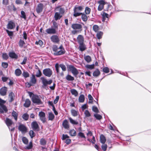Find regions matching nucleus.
Returning a JSON list of instances; mask_svg holds the SVG:
<instances>
[{
  "label": "nucleus",
  "mask_w": 151,
  "mask_h": 151,
  "mask_svg": "<svg viewBox=\"0 0 151 151\" xmlns=\"http://www.w3.org/2000/svg\"><path fill=\"white\" fill-rule=\"evenodd\" d=\"M83 9V8L82 6H76L73 9V16L75 17L79 16L82 14L81 12Z\"/></svg>",
  "instance_id": "1"
},
{
  "label": "nucleus",
  "mask_w": 151,
  "mask_h": 151,
  "mask_svg": "<svg viewBox=\"0 0 151 151\" xmlns=\"http://www.w3.org/2000/svg\"><path fill=\"white\" fill-rule=\"evenodd\" d=\"M6 102V101L0 98V112L1 113H6L8 111L7 108L4 105Z\"/></svg>",
  "instance_id": "2"
},
{
  "label": "nucleus",
  "mask_w": 151,
  "mask_h": 151,
  "mask_svg": "<svg viewBox=\"0 0 151 151\" xmlns=\"http://www.w3.org/2000/svg\"><path fill=\"white\" fill-rule=\"evenodd\" d=\"M5 122L9 130L11 131H14V130L15 128L13 127L11 128V127H12V125H14V124L12 120L8 118H6Z\"/></svg>",
  "instance_id": "3"
},
{
  "label": "nucleus",
  "mask_w": 151,
  "mask_h": 151,
  "mask_svg": "<svg viewBox=\"0 0 151 151\" xmlns=\"http://www.w3.org/2000/svg\"><path fill=\"white\" fill-rule=\"evenodd\" d=\"M52 49L53 51L55 52L54 53V54L55 55H60L65 53V50H60L58 51L59 48L57 46L55 45L53 46Z\"/></svg>",
  "instance_id": "4"
},
{
  "label": "nucleus",
  "mask_w": 151,
  "mask_h": 151,
  "mask_svg": "<svg viewBox=\"0 0 151 151\" xmlns=\"http://www.w3.org/2000/svg\"><path fill=\"white\" fill-rule=\"evenodd\" d=\"M32 100L33 103L37 105L42 104V103L39 97L37 95H33L32 97Z\"/></svg>",
  "instance_id": "5"
},
{
  "label": "nucleus",
  "mask_w": 151,
  "mask_h": 151,
  "mask_svg": "<svg viewBox=\"0 0 151 151\" xmlns=\"http://www.w3.org/2000/svg\"><path fill=\"white\" fill-rule=\"evenodd\" d=\"M41 79L42 81L43 86L45 87L46 86L48 85H50L52 82V80L50 79L48 81L44 77H41Z\"/></svg>",
  "instance_id": "6"
},
{
  "label": "nucleus",
  "mask_w": 151,
  "mask_h": 151,
  "mask_svg": "<svg viewBox=\"0 0 151 151\" xmlns=\"http://www.w3.org/2000/svg\"><path fill=\"white\" fill-rule=\"evenodd\" d=\"M52 71L49 68H45L43 70V74L46 76L50 77L52 74Z\"/></svg>",
  "instance_id": "7"
},
{
  "label": "nucleus",
  "mask_w": 151,
  "mask_h": 151,
  "mask_svg": "<svg viewBox=\"0 0 151 151\" xmlns=\"http://www.w3.org/2000/svg\"><path fill=\"white\" fill-rule=\"evenodd\" d=\"M71 27L74 30H78L79 32H80L82 30V25L80 24H73L72 25Z\"/></svg>",
  "instance_id": "8"
},
{
  "label": "nucleus",
  "mask_w": 151,
  "mask_h": 151,
  "mask_svg": "<svg viewBox=\"0 0 151 151\" xmlns=\"http://www.w3.org/2000/svg\"><path fill=\"white\" fill-rule=\"evenodd\" d=\"M69 68L70 70L71 71V72L73 74L74 76L76 77L78 74L79 73L76 68H75L73 65H69Z\"/></svg>",
  "instance_id": "9"
},
{
  "label": "nucleus",
  "mask_w": 151,
  "mask_h": 151,
  "mask_svg": "<svg viewBox=\"0 0 151 151\" xmlns=\"http://www.w3.org/2000/svg\"><path fill=\"white\" fill-rule=\"evenodd\" d=\"M38 115L40 119L43 123H45L46 122L45 114V113L42 111L40 112Z\"/></svg>",
  "instance_id": "10"
},
{
  "label": "nucleus",
  "mask_w": 151,
  "mask_h": 151,
  "mask_svg": "<svg viewBox=\"0 0 151 151\" xmlns=\"http://www.w3.org/2000/svg\"><path fill=\"white\" fill-rule=\"evenodd\" d=\"M99 5L98 7V10L99 11H101L104 7V5L106 4V3L103 0L99 1L98 2Z\"/></svg>",
  "instance_id": "11"
},
{
  "label": "nucleus",
  "mask_w": 151,
  "mask_h": 151,
  "mask_svg": "<svg viewBox=\"0 0 151 151\" xmlns=\"http://www.w3.org/2000/svg\"><path fill=\"white\" fill-rule=\"evenodd\" d=\"M32 127V129L36 131H38L40 130L38 124L36 121H34L31 123Z\"/></svg>",
  "instance_id": "12"
},
{
  "label": "nucleus",
  "mask_w": 151,
  "mask_h": 151,
  "mask_svg": "<svg viewBox=\"0 0 151 151\" xmlns=\"http://www.w3.org/2000/svg\"><path fill=\"white\" fill-rule=\"evenodd\" d=\"M51 40L55 43H58L60 41V39L58 36L56 35H52L50 37Z\"/></svg>",
  "instance_id": "13"
},
{
  "label": "nucleus",
  "mask_w": 151,
  "mask_h": 151,
  "mask_svg": "<svg viewBox=\"0 0 151 151\" xmlns=\"http://www.w3.org/2000/svg\"><path fill=\"white\" fill-rule=\"evenodd\" d=\"M44 7V5L43 4L40 3L38 4L36 8L37 12L39 13L42 12Z\"/></svg>",
  "instance_id": "14"
},
{
  "label": "nucleus",
  "mask_w": 151,
  "mask_h": 151,
  "mask_svg": "<svg viewBox=\"0 0 151 151\" xmlns=\"http://www.w3.org/2000/svg\"><path fill=\"white\" fill-rule=\"evenodd\" d=\"M7 88L6 87H3L0 89V94L2 96H4L6 94Z\"/></svg>",
  "instance_id": "15"
},
{
  "label": "nucleus",
  "mask_w": 151,
  "mask_h": 151,
  "mask_svg": "<svg viewBox=\"0 0 151 151\" xmlns=\"http://www.w3.org/2000/svg\"><path fill=\"white\" fill-rule=\"evenodd\" d=\"M62 125L63 127L67 129H68L69 128V125L68 121L66 119L64 120L62 123Z\"/></svg>",
  "instance_id": "16"
},
{
  "label": "nucleus",
  "mask_w": 151,
  "mask_h": 151,
  "mask_svg": "<svg viewBox=\"0 0 151 151\" xmlns=\"http://www.w3.org/2000/svg\"><path fill=\"white\" fill-rule=\"evenodd\" d=\"M18 129L22 132H26L27 131L26 127L23 124L20 125L19 126Z\"/></svg>",
  "instance_id": "17"
},
{
  "label": "nucleus",
  "mask_w": 151,
  "mask_h": 151,
  "mask_svg": "<svg viewBox=\"0 0 151 151\" xmlns=\"http://www.w3.org/2000/svg\"><path fill=\"white\" fill-rule=\"evenodd\" d=\"M15 27V23L12 21H9L7 25V28L8 29H12Z\"/></svg>",
  "instance_id": "18"
},
{
  "label": "nucleus",
  "mask_w": 151,
  "mask_h": 151,
  "mask_svg": "<svg viewBox=\"0 0 151 151\" xmlns=\"http://www.w3.org/2000/svg\"><path fill=\"white\" fill-rule=\"evenodd\" d=\"M77 40L79 44L83 43L84 38L82 35H78L77 37Z\"/></svg>",
  "instance_id": "19"
},
{
  "label": "nucleus",
  "mask_w": 151,
  "mask_h": 151,
  "mask_svg": "<svg viewBox=\"0 0 151 151\" xmlns=\"http://www.w3.org/2000/svg\"><path fill=\"white\" fill-rule=\"evenodd\" d=\"M46 32L48 34H55L56 33V31L53 28H49L46 29Z\"/></svg>",
  "instance_id": "20"
},
{
  "label": "nucleus",
  "mask_w": 151,
  "mask_h": 151,
  "mask_svg": "<svg viewBox=\"0 0 151 151\" xmlns=\"http://www.w3.org/2000/svg\"><path fill=\"white\" fill-rule=\"evenodd\" d=\"M62 17V15H61L58 12L55 13L54 15V18L55 20L57 21L60 19Z\"/></svg>",
  "instance_id": "21"
},
{
  "label": "nucleus",
  "mask_w": 151,
  "mask_h": 151,
  "mask_svg": "<svg viewBox=\"0 0 151 151\" xmlns=\"http://www.w3.org/2000/svg\"><path fill=\"white\" fill-rule=\"evenodd\" d=\"M31 104V101L29 99H26L25 101V103L24 104V106L26 107H29Z\"/></svg>",
  "instance_id": "22"
},
{
  "label": "nucleus",
  "mask_w": 151,
  "mask_h": 151,
  "mask_svg": "<svg viewBox=\"0 0 151 151\" xmlns=\"http://www.w3.org/2000/svg\"><path fill=\"white\" fill-rule=\"evenodd\" d=\"M80 50L81 51H83L86 49V45L83 43L80 44L79 46Z\"/></svg>",
  "instance_id": "23"
},
{
  "label": "nucleus",
  "mask_w": 151,
  "mask_h": 151,
  "mask_svg": "<svg viewBox=\"0 0 151 151\" xmlns=\"http://www.w3.org/2000/svg\"><path fill=\"white\" fill-rule=\"evenodd\" d=\"M100 141L101 143L104 144L106 141L105 137L103 134H101L100 136Z\"/></svg>",
  "instance_id": "24"
},
{
  "label": "nucleus",
  "mask_w": 151,
  "mask_h": 151,
  "mask_svg": "<svg viewBox=\"0 0 151 151\" xmlns=\"http://www.w3.org/2000/svg\"><path fill=\"white\" fill-rule=\"evenodd\" d=\"M9 57L12 58L17 59L18 58V56L14 52H10L9 53Z\"/></svg>",
  "instance_id": "25"
},
{
  "label": "nucleus",
  "mask_w": 151,
  "mask_h": 151,
  "mask_svg": "<svg viewBox=\"0 0 151 151\" xmlns=\"http://www.w3.org/2000/svg\"><path fill=\"white\" fill-rule=\"evenodd\" d=\"M36 82V79L35 76L32 75V76L30 77V82L33 84H35Z\"/></svg>",
  "instance_id": "26"
},
{
  "label": "nucleus",
  "mask_w": 151,
  "mask_h": 151,
  "mask_svg": "<svg viewBox=\"0 0 151 151\" xmlns=\"http://www.w3.org/2000/svg\"><path fill=\"white\" fill-rule=\"evenodd\" d=\"M9 98L10 99L9 101L10 102H12L14 98V94L13 92H11L9 94Z\"/></svg>",
  "instance_id": "27"
},
{
  "label": "nucleus",
  "mask_w": 151,
  "mask_h": 151,
  "mask_svg": "<svg viewBox=\"0 0 151 151\" xmlns=\"http://www.w3.org/2000/svg\"><path fill=\"white\" fill-rule=\"evenodd\" d=\"M70 92L73 95H74L75 96H78V93L77 91L75 89H71L70 90Z\"/></svg>",
  "instance_id": "28"
},
{
  "label": "nucleus",
  "mask_w": 151,
  "mask_h": 151,
  "mask_svg": "<svg viewBox=\"0 0 151 151\" xmlns=\"http://www.w3.org/2000/svg\"><path fill=\"white\" fill-rule=\"evenodd\" d=\"M12 116L14 117L15 121H17V119L18 114L14 111H13L12 113Z\"/></svg>",
  "instance_id": "29"
},
{
  "label": "nucleus",
  "mask_w": 151,
  "mask_h": 151,
  "mask_svg": "<svg viewBox=\"0 0 151 151\" xmlns=\"http://www.w3.org/2000/svg\"><path fill=\"white\" fill-rule=\"evenodd\" d=\"M85 99L84 96L83 94L81 95L78 98L79 102L81 103H83Z\"/></svg>",
  "instance_id": "30"
},
{
  "label": "nucleus",
  "mask_w": 151,
  "mask_h": 151,
  "mask_svg": "<svg viewBox=\"0 0 151 151\" xmlns=\"http://www.w3.org/2000/svg\"><path fill=\"white\" fill-rule=\"evenodd\" d=\"M69 134L71 136H75L76 135V132L74 129L70 130Z\"/></svg>",
  "instance_id": "31"
},
{
  "label": "nucleus",
  "mask_w": 151,
  "mask_h": 151,
  "mask_svg": "<svg viewBox=\"0 0 151 151\" xmlns=\"http://www.w3.org/2000/svg\"><path fill=\"white\" fill-rule=\"evenodd\" d=\"M54 115L52 112H50L48 113L49 120H53L54 119Z\"/></svg>",
  "instance_id": "32"
},
{
  "label": "nucleus",
  "mask_w": 151,
  "mask_h": 151,
  "mask_svg": "<svg viewBox=\"0 0 151 151\" xmlns=\"http://www.w3.org/2000/svg\"><path fill=\"white\" fill-rule=\"evenodd\" d=\"M81 15V18L83 21L86 22L87 21L88 17L86 14L82 13Z\"/></svg>",
  "instance_id": "33"
},
{
  "label": "nucleus",
  "mask_w": 151,
  "mask_h": 151,
  "mask_svg": "<svg viewBox=\"0 0 151 151\" xmlns=\"http://www.w3.org/2000/svg\"><path fill=\"white\" fill-rule=\"evenodd\" d=\"M100 74V72L98 69H96L93 73V76L95 77H97Z\"/></svg>",
  "instance_id": "34"
},
{
  "label": "nucleus",
  "mask_w": 151,
  "mask_h": 151,
  "mask_svg": "<svg viewBox=\"0 0 151 151\" xmlns=\"http://www.w3.org/2000/svg\"><path fill=\"white\" fill-rule=\"evenodd\" d=\"M15 73L16 76H19L21 74L22 71L20 69L18 68L15 70Z\"/></svg>",
  "instance_id": "35"
},
{
  "label": "nucleus",
  "mask_w": 151,
  "mask_h": 151,
  "mask_svg": "<svg viewBox=\"0 0 151 151\" xmlns=\"http://www.w3.org/2000/svg\"><path fill=\"white\" fill-rule=\"evenodd\" d=\"M70 122V123L73 124L77 125L78 124V122L73 120L71 117L69 118Z\"/></svg>",
  "instance_id": "36"
},
{
  "label": "nucleus",
  "mask_w": 151,
  "mask_h": 151,
  "mask_svg": "<svg viewBox=\"0 0 151 151\" xmlns=\"http://www.w3.org/2000/svg\"><path fill=\"white\" fill-rule=\"evenodd\" d=\"M102 15V21L103 22L105 21L106 18H108L109 15L105 12L103 13Z\"/></svg>",
  "instance_id": "37"
},
{
  "label": "nucleus",
  "mask_w": 151,
  "mask_h": 151,
  "mask_svg": "<svg viewBox=\"0 0 151 151\" xmlns=\"http://www.w3.org/2000/svg\"><path fill=\"white\" fill-rule=\"evenodd\" d=\"M85 60L88 63H89L91 60V58L89 56H86L84 58Z\"/></svg>",
  "instance_id": "38"
},
{
  "label": "nucleus",
  "mask_w": 151,
  "mask_h": 151,
  "mask_svg": "<svg viewBox=\"0 0 151 151\" xmlns=\"http://www.w3.org/2000/svg\"><path fill=\"white\" fill-rule=\"evenodd\" d=\"M40 145H45L46 143V141L45 139L41 138L40 140Z\"/></svg>",
  "instance_id": "39"
},
{
  "label": "nucleus",
  "mask_w": 151,
  "mask_h": 151,
  "mask_svg": "<svg viewBox=\"0 0 151 151\" xmlns=\"http://www.w3.org/2000/svg\"><path fill=\"white\" fill-rule=\"evenodd\" d=\"M22 118L25 120H27L29 118V115L27 113H25L22 116Z\"/></svg>",
  "instance_id": "40"
},
{
  "label": "nucleus",
  "mask_w": 151,
  "mask_h": 151,
  "mask_svg": "<svg viewBox=\"0 0 151 151\" xmlns=\"http://www.w3.org/2000/svg\"><path fill=\"white\" fill-rule=\"evenodd\" d=\"M66 79L68 81H73L74 80V78L72 76H71L68 75L66 77Z\"/></svg>",
  "instance_id": "41"
},
{
  "label": "nucleus",
  "mask_w": 151,
  "mask_h": 151,
  "mask_svg": "<svg viewBox=\"0 0 151 151\" xmlns=\"http://www.w3.org/2000/svg\"><path fill=\"white\" fill-rule=\"evenodd\" d=\"M71 113L72 115L74 116H76L78 114V112L74 109H72L71 111Z\"/></svg>",
  "instance_id": "42"
},
{
  "label": "nucleus",
  "mask_w": 151,
  "mask_h": 151,
  "mask_svg": "<svg viewBox=\"0 0 151 151\" xmlns=\"http://www.w3.org/2000/svg\"><path fill=\"white\" fill-rule=\"evenodd\" d=\"M94 116L97 120H99L101 119L102 118V116L98 114H94Z\"/></svg>",
  "instance_id": "43"
},
{
  "label": "nucleus",
  "mask_w": 151,
  "mask_h": 151,
  "mask_svg": "<svg viewBox=\"0 0 151 151\" xmlns=\"http://www.w3.org/2000/svg\"><path fill=\"white\" fill-rule=\"evenodd\" d=\"M103 35V32H99L97 33L96 36L98 39H100L102 38V36Z\"/></svg>",
  "instance_id": "44"
},
{
  "label": "nucleus",
  "mask_w": 151,
  "mask_h": 151,
  "mask_svg": "<svg viewBox=\"0 0 151 151\" xmlns=\"http://www.w3.org/2000/svg\"><path fill=\"white\" fill-rule=\"evenodd\" d=\"M84 114L86 117H89L91 116V114L88 110H86L84 112Z\"/></svg>",
  "instance_id": "45"
},
{
  "label": "nucleus",
  "mask_w": 151,
  "mask_h": 151,
  "mask_svg": "<svg viewBox=\"0 0 151 151\" xmlns=\"http://www.w3.org/2000/svg\"><path fill=\"white\" fill-rule=\"evenodd\" d=\"M33 147L32 143V142H29L28 145L25 148L28 150L32 148Z\"/></svg>",
  "instance_id": "46"
},
{
  "label": "nucleus",
  "mask_w": 151,
  "mask_h": 151,
  "mask_svg": "<svg viewBox=\"0 0 151 151\" xmlns=\"http://www.w3.org/2000/svg\"><path fill=\"white\" fill-rule=\"evenodd\" d=\"M93 30L96 32H97L99 30V26L97 25H94L93 27Z\"/></svg>",
  "instance_id": "47"
},
{
  "label": "nucleus",
  "mask_w": 151,
  "mask_h": 151,
  "mask_svg": "<svg viewBox=\"0 0 151 151\" xmlns=\"http://www.w3.org/2000/svg\"><path fill=\"white\" fill-rule=\"evenodd\" d=\"M95 65L94 64H93L92 65H87L86 66V67L89 69H92L94 68Z\"/></svg>",
  "instance_id": "48"
},
{
  "label": "nucleus",
  "mask_w": 151,
  "mask_h": 151,
  "mask_svg": "<svg viewBox=\"0 0 151 151\" xmlns=\"http://www.w3.org/2000/svg\"><path fill=\"white\" fill-rule=\"evenodd\" d=\"M22 141L23 143L26 145H27L28 142V140L25 137H24L22 138Z\"/></svg>",
  "instance_id": "49"
},
{
  "label": "nucleus",
  "mask_w": 151,
  "mask_h": 151,
  "mask_svg": "<svg viewBox=\"0 0 151 151\" xmlns=\"http://www.w3.org/2000/svg\"><path fill=\"white\" fill-rule=\"evenodd\" d=\"M59 67H60L63 71L66 70V68L65 65L63 64H60L59 65Z\"/></svg>",
  "instance_id": "50"
},
{
  "label": "nucleus",
  "mask_w": 151,
  "mask_h": 151,
  "mask_svg": "<svg viewBox=\"0 0 151 151\" xmlns=\"http://www.w3.org/2000/svg\"><path fill=\"white\" fill-rule=\"evenodd\" d=\"M21 17L24 18V19H26V15L25 13V12L23 11H22L21 12Z\"/></svg>",
  "instance_id": "51"
},
{
  "label": "nucleus",
  "mask_w": 151,
  "mask_h": 151,
  "mask_svg": "<svg viewBox=\"0 0 151 151\" xmlns=\"http://www.w3.org/2000/svg\"><path fill=\"white\" fill-rule=\"evenodd\" d=\"M90 11L91 9L90 8H89L88 7H86L85 10V12L86 14H89L90 13Z\"/></svg>",
  "instance_id": "52"
},
{
  "label": "nucleus",
  "mask_w": 151,
  "mask_h": 151,
  "mask_svg": "<svg viewBox=\"0 0 151 151\" xmlns=\"http://www.w3.org/2000/svg\"><path fill=\"white\" fill-rule=\"evenodd\" d=\"M92 109L93 111L98 113L99 112V111L98 108L95 106H93L92 108Z\"/></svg>",
  "instance_id": "53"
},
{
  "label": "nucleus",
  "mask_w": 151,
  "mask_h": 151,
  "mask_svg": "<svg viewBox=\"0 0 151 151\" xmlns=\"http://www.w3.org/2000/svg\"><path fill=\"white\" fill-rule=\"evenodd\" d=\"M107 146L106 144H103L101 145V147L104 151H106L107 149Z\"/></svg>",
  "instance_id": "54"
},
{
  "label": "nucleus",
  "mask_w": 151,
  "mask_h": 151,
  "mask_svg": "<svg viewBox=\"0 0 151 151\" xmlns=\"http://www.w3.org/2000/svg\"><path fill=\"white\" fill-rule=\"evenodd\" d=\"M22 75L24 78H27L29 76L28 73L27 72L24 71L22 73Z\"/></svg>",
  "instance_id": "55"
},
{
  "label": "nucleus",
  "mask_w": 151,
  "mask_h": 151,
  "mask_svg": "<svg viewBox=\"0 0 151 151\" xmlns=\"http://www.w3.org/2000/svg\"><path fill=\"white\" fill-rule=\"evenodd\" d=\"M19 46L21 47H22L25 44V42L23 40H20L19 41Z\"/></svg>",
  "instance_id": "56"
},
{
  "label": "nucleus",
  "mask_w": 151,
  "mask_h": 151,
  "mask_svg": "<svg viewBox=\"0 0 151 151\" xmlns=\"http://www.w3.org/2000/svg\"><path fill=\"white\" fill-rule=\"evenodd\" d=\"M59 65L58 63H56L55 65V68H56V70L57 73H58L59 72Z\"/></svg>",
  "instance_id": "57"
},
{
  "label": "nucleus",
  "mask_w": 151,
  "mask_h": 151,
  "mask_svg": "<svg viewBox=\"0 0 151 151\" xmlns=\"http://www.w3.org/2000/svg\"><path fill=\"white\" fill-rule=\"evenodd\" d=\"M29 134L32 138L35 136L34 132L32 130H31L29 132Z\"/></svg>",
  "instance_id": "58"
},
{
  "label": "nucleus",
  "mask_w": 151,
  "mask_h": 151,
  "mask_svg": "<svg viewBox=\"0 0 151 151\" xmlns=\"http://www.w3.org/2000/svg\"><path fill=\"white\" fill-rule=\"evenodd\" d=\"M42 75V73L40 70L39 69L37 73L36 76L37 77H39L41 76Z\"/></svg>",
  "instance_id": "59"
},
{
  "label": "nucleus",
  "mask_w": 151,
  "mask_h": 151,
  "mask_svg": "<svg viewBox=\"0 0 151 151\" xmlns=\"http://www.w3.org/2000/svg\"><path fill=\"white\" fill-rule=\"evenodd\" d=\"M103 70L104 72L105 73H108L109 72V69L107 67H105L103 69Z\"/></svg>",
  "instance_id": "60"
},
{
  "label": "nucleus",
  "mask_w": 151,
  "mask_h": 151,
  "mask_svg": "<svg viewBox=\"0 0 151 151\" xmlns=\"http://www.w3.org/2000/svg\"><path fill=\"white\" fill-rule=\"evenodd\" d=\"M35 43L36 44L39 45L40 46H41L43 44V42L41 40H40L38 42H36Z\"/></svg>",
  "instance_id": "61"
},
{
  "label": "nucleus",
  "mask_w": 151,
  "mask_h": 151,
  "mask_svg": "<svg viewBox=\"0 0 151 151\" xmlns=\"http://www.w3.org/2000/svg\"><path fill=\"white\" fill-rule=\"evenodd\" d=\"M6 32L9 36H10V37L12 36L13 35V32H12L8 30H6Z\"/></svg>",
  "instance_id": "62"
},
{
  "label": "nucleus",
  "mask_w": 151,
  "mask_h": 151,
  "mask_svg": "<svg viewBox=\"0 0 151 151\" xmlns=\"http://www.w3.org/2000/svg\"><path fill=\"white\" fill-rule=\"evenodd\" d=\"M59 12L62 15V14H63L64 12V9L63 8H60L59 10Z\"/></svg>",
  "instance_id": "63"
},
{
  "label": "nucleus",
  "mask_w": 151,
  "mask_h": 151,
  "mask_svg": "<svg viewBox=\"0 0 151 151\" xmlns=\"http://www.w3.org/2000/svg\"><path fill=\"white\" fill-rule=\"evenodd\" d=\"M8 64L6 63H2V66L4 68H6L7 67Z\"/></svg>",
  "instance_id": "64"
}]
</instances>
